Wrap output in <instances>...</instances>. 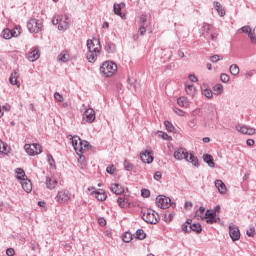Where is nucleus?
<instances>
[{
    "instance_id": "47",
    "label": "nucleus",
    "mask_w": 256,
    "mask_h": 256,
    "mask_svg": "<svg viewBox=\"0 0 256 256\" xmlns=\"http://www.w3.org/2000/svg\"><path fill=\"white\" fill-rule=\"evenodd\" d=\"M230 73L231 75L237 76V74L239 73V66H237V64H232L230 66Z\"/></svg>"
},
{
    "instance_id": "36",
    "label": "nucleus",
    "mask_w": 256,
    "mask_h": 256,
    "mask_svg": "<svg viewBox=\"0 0 256 256\" xmlns=\"http://www.w3.org/2000/svg\"><path fill=\"white\" fill-rule=\"evenodd\" d=\"M139 241H143V239H147V234L145 233V230L143 229H138L136 230V236Z\"/></svg>"
},
{
    "instance_id": "20",
    "label": "nucleus",
    "mask_w": 256,
    "mask_h": 256,
    "mask_svg": "<svg viewBox=\"0 0 256 256\" xmlns=\"http://www.w3.org/2000/svg\"><path fill=\"white\" fill-rule=\"evenodd\" d=\"M215 187L216 189H218L221 195H225V193H227V185H225V182L223 180H216Z\"/></svg>"
},
{
    "instance_id": "9",
    "label": "nucleus",
    "mask_w": 256,
    "mask_h": 256,
    "mask_svg": "<svg viewBox=\"0 0 256 256\" xmlns=\"http://www.w3.org/2000/svg\"><path fill=\"white\" fill-rule=\"evenodd\" d=\"M55 199L57 203H67L71 199V193L67 190H61L57 193Z\"/></svg>"
},
{
    "instance_id": "19",
    "label": "nucleus",
    "mask_w": 256,
    "mask_h": 256,
    "mask_svg": "<svg viewBox=\"0 0 256 256\" xmlns=\"http://www.w3.org/2000/svg\"><path fill=\"white\" fill-rule=\"evenodd\" d=\"M90 195H95L98 201H106L107 199V193H105V190H94Z\"/></svg>"
},
{
    "instance_id": "53",
    "label": "nucleus",
    "mask_w": 256,
    "mask_h": 256,
    "mask_svg": "<svg viewBox=\"0 0 256 256\" xmlns=\"http://www.w3.org/2000/svg\"><path fill=\"white\" fill-rule=\"evenodd\" d=\"M141 196L147 199L148 197H151V191L149 189L143 188L141 190Z\"/></svg>"
},
{
    "instance_id": "54",
    "label": "nucleus",
    "mask_w": 256,
    "mask_h": 256,
    "mask_svg": "<svg viewBox=\"0 0 256 256\" xmlns=\"http://www.w3.org/2000/svg\"><path fill=\"white\" fill-rule=\"evenodd\" d=\"M182 231L184 232V233H191V228H190V226H189V224H187V223H183L182 224Z\"/></svg>"
},
{
    "instance_id": "40",
    "label": "nucleus",
    "mask_w": 256,
    "mask_h": 256,
    "mask_svg": "<svg viewBox=\"0 0 256 256\" xmlns=\"http://www.w3.org/2000/svg\"><path fill=\"white\" fill-rule=\"evenodd\" d=\"M164 126L166 128V131H168V133H173V131H175V126H173V124L169 121H164Z\"/></svg>"
},
{
    "instance_id": "3",
    "label": "nucleus",
    "mask_w": 256,
    "mask_h": 256,
    "mask_svg": "<svg viewBox=\"0 0 256 256\" xmlns=\"http://www.w3.org/2000/svg\"><path fill=\"white\" fill-rule=\"evenodd\" d=\"M27 29L30 33H41V30L43 29V22H41V20L31 18L27 22Z\"/></svg>"
},
{
    "instance_id": "57",
    "label": "nucleus",
    "mask_w": 256,
    "mask_h": 256,
    "mask_svg": "<svg viewBox=\"0 0 256 256\" xmlns=\"http://www.w3.org/2000/svg\"><path fill=\"white\" fill-rule=\"evenodd\" d=\"M240 31H242V32L245 33L246 35H249V33H252L250 26H243L242 28H240Z\"/></svg>"
},
{
    "instance_id": "14",
    "label": "nucleus",
    "mask_w": 256,
    "mask_h": 256,
    "mask_svg": "<svg viewBox=\"0 0 256 256\" xmlns=\"http://www.w3.org/2000/svg\"><path fill=\"white\" fill-rule=\"evenodd\" d=\"M237 131L242 133L243 135H255V128H251L249 126L238 124L236 126Z\"/></svg>"
},
{
    "instance_id": "41",
    "label": "nucleus",
    "mask_w": 256,
    "mask_h": 256,
    "mask_svg": "<svg viewBox=\"0 0 256 256\" xmlns=\"http://www.w3.org/2000/svg\"><path fill=\"white\" fill-rule=\"evenodd\" d=\"M202 95H204V97H207V99H213V91L209 88L203 89Z\"/></svg>"
},
{
    "instance_id": "5",
    "label": "nucleus",
    "mask_w": 256,
    "mask_h": 256,
    "mask_svg": "<svg viewBox=\"0 0 256 256\" xmlns=\"http://www.w3.org/2000/svg\"><path fill=\"white\" fill-rule=\"evenodd\" d=\"M24 149H25L26 153L31 155L32 157H35V155H39L43 152L41 146L37 143L25 144Z\"/></svg>"
},
{
    "instance_id": "63",
    "label": "nucleus",
    "mask_w": 256,
    "mask_h": 256,
    "mask_svg": "<svg viewBox=\"0 0 256 256\" xmlns=\"http://www.w3.org/2000/svg\"><path fill=\"white\" fill-rule=\"evenodd\" d=\"M60 15H55L52 19V25H59Z\"/></svg>"
},
{
    "instance_id": "15",
    "label": "nucleus",
    "mask_w": 256,
    "mask_h": 256,
    "mask_svg": "<svg viewBox=\"0 0 256 256\" xmlns=\"http://www.w3.org/2000/svg\"><path fill=\"white\" fill-rule=\"evenodd\" d=\"M41 57V52H39V48H35L32 52H29L27 54V59L31 63H34V61H37Z\"/></svg>"
},
{
    "instance_id": "58",
    "label": "nucleus",
    "mask_w": 256,
    "mask_h": 256,
    "mask_svg": "<svg viewBox=\"0 0 256 256\" xmlns=\"http://www.w3.org/2000/svg\"><path fill=\"white\" fill-rule=\"evenodd\" d=\"M210 61H212V63H219V61H221V56H219L217 54L213 55V56H211Z\"/></svg>"
},
{
    "instance_id": "25",
    "label": "nucleus",
    "mask_w": 256,
    "mask_h": 256,
    "mask_svg": "<svg viewBox=\"0 0 256 256\" xmlns=\"http://www.w3.org/2000/svg\"><path fill=\"white\" fill-rule=\"evenodd\" d=\"M221 211V205H216L214 209L206 210L204 218L211 217V215L217 216V213Z\"/></svg>"
},
{
    "instance_id": "56",
    "label": "nucleus",
    "mask_w": 256,
    "mask_h": 256,
    "mask_svg": "<svg viewBox=\"0 0 256 256\" xmlns=\"http://www.w3.org/2000/svg\"><path fill=\"white\" fill-rule=\"evenodd\" d=\"M229 75L223 73L220 75V80L222 81V83H229Z\"/></svg>"
},
{
    "instance_id": "52",
    "label": "nucleus",
    "mask_w": 256,
    "mask_h": 256,
    "mask_svg": "<svg viewBox=\"0 0 256 256\" xmlns=\"http://www.w3.org/2000/svg\"><path fill=\"white\" fill-rule=\"evenodd\" d=\"M133 164L131 162H129L128 160L124 161V169L126 171H133Z\"/></svg>"
},
{
    "instance_id": "34",
    "label": "nucleus",
    "mask_w": 256,
    "mask_h": 256,
    "mask_svg": "<svg viewBox=\"0 0 256 256\" xmlns=\"http://www.w3.org/2000/svg\"><path fill=\"white\" fill-rule=\"evenodd\" d=\"M204 217H202V219H204ZM206 219V223L208 225H213L214 223H217L218 221H220L221 218L215 216V215H210L209 217L205 218Z\"/></svg>"
},
{
    "instance_id": "37",
    "label": "nucleus",
    "mask_w": 256,
    "mask_h": 256,
    "mask_svg": "<svg viewBox=\"0 0 256 256\" xmlns=\"http://www.w3.org/2000/svg\"><path fill=\"white\" fill-rule=\"evenodd\" d=\"M122 241H124V243H131V241H133V234H131V232H125L122 236Z\"/></svg>"
},
{
    "instance_id": "17",
    "label": "nucleus",
    "mask_w": 256,
    "mask_h": 256,
    "mask_svg": "<svg viewBox=\"0 0 256 256\" xmlns=\"http://www.w3.org/2000/svg\"><path fill=\"white\" fill-rule=\"evenodd\" d=\"M21 185L25 193H31V191H33V183H31V180L28 178H24L21 182Z\"/></svg>"
},
{
    "instance_id": "33",
    "label": "nucleus",
    "mask_w": 256,
    "mask_h": 256,
    "mask_svg": "<svg viewBox=\"0 0 256 256\" xmlns=\"http://www.w3.org/2000/svg\"><path fill=\"white\" fill-rule=\"evenodd\" d=\"M185 89H186L187 95H189L190 97H195L196 89H195V86L193 84H186Z\"/></svg>"
},
{
    "instance_id": "29",
    "label": "nucleus",
    "mask_w": 256,
    "mask_h": 256,
    "mask_svg": "<svg viewBox=\"0 0 256 256\" xmlns=\"http://www.w3.org/2000/svg\"><path fill=\"white\" fill-rule=\"evenodd\" d=\"M206 113L208 117H211V119H213V117L217 115V107L215 106V104L208 105Z\"/></svg>"
},
{
    "instance_id": "49",
    "label": "nucleus",
    "mask_w": 256,
    "mask_h": 256,
    "mask_svg": "<svg viewBox=\"0 0 256 256\" xmlns=\"http://www.w3.org/2000/svg\"><path fill=\"white\" fill-rule=\"evenodd\" d=\"M58 60L61 61L62 63H67L69 61V55L65 53H61L58 55Z\"/></svg>"
},
{
    "instance_id": "45",
    "label": "nucleus",
    "mask_w": 256,
    "mask_h": 256,
    "mask_svg": "<svg viewBox=\"0 0 256 256\" xmlns=\"http://www.w3.org/2000/svg\"><path fill=\"white\" fill-rule=\"evenodd\" d=\"M3 39H11L13 37V34L10 29H4L2 32Z\"/></svg>"
},
{
    "instance_id": "21",
    "label": "nucleus",
    "mask_w": 256,
    "mask_h": 256,
    "mask_svg": "<svg viewBox=\"0 0 256 256\" xmlns=\"http://www.w3.org/2000/svg\"><path fill=\"white\" fill-rule=\"evenodd\" d=\"M19 79V69L14 70L10 77H9V83L10 85H20V83L18 82Z\"/></svg>"
},
{
    "instance_id": "51",
    "label": "nucleus",
    "mask_w": 256,
    "mask_h": 256,
    "mask_svg": "<svg viewBox=\"0 0 256 256\" xmlns=\"http://www.w3.org/2000/svg\"><path fill=\"white\" fill-rule=\"evenodd\" d=\"M81 144H82V152L85 150L89 151L91 149V145L89 144L88 141L81 140Z\"/></svg>"
},
{
    "instance_id": "38",
    "label": "nucleus",
    "mask_w": 256,
    "mask_h": 256,
    "mask_svg": "<svg viewBox=\"0 0 256 256\" xmlns=\"http://www.w3.org/2000/svg\"><path fill=\"white\" fill-rule=\"evenodd\" d=\"M214 95H222L223 94V85L222 84H216L213 87Z\"/></svg>"
},
{
    "instance_id": "26",
    "label": "nucleus",
    "mask_w": 256,
    "mask_h": 256,
    "mask_svg": "<svg viewBox=\"0 0 256 256\" xmlns=\"http://www.w3.org/2000/svg\"><path fill=\"white\" fill-rule=\"evenodd\" d=\"M105 51L106 53H109V54L117 53V45L109 41L105 45Z\"/></svg>"
},
{
    "instance_id": "43",
    "label": "nucleus",
    "mask_w": 256,
    "mask_h": 256,
    "mask_svg": "<svg viewBox=\"0 0 256 256\" xmlns=\"http://www.w3.org/2000/svg\"><path fill=\"white\" fill-rule=\"evenodd\" d=\"M211 31V25L208 23H203L200 32L202 33V35H204V33H209Z\"/></svg>"
},
{
    "instance_id": "27",
    "label": "nucleus",
    "mask_w": 256,
    "mask_h": 256,
    "mask_svg": "<svg viewBox=\"0 0 256 256\" xmlns=\"http://www.w3.org/2000/svg\"><path fill=\"white\" fill-rule=\"evenodd\" d=\"M193 231V233H196V235H201L203 232V226H201L200 223H193L190 224V233Z\"/></svg>"
},
{
    "instance_id": "7",
    "label": "nucleus",
    "mask_w": 256,
    "mask_h": 256,
    "mask_svg": "<svg viewBox=\"0 0 256 256\" xmlns=\"http://www.w3.org/2000/svg\"><path fill=\"white\" fill-rule=\"evenodd\" d=\"M71 25V18L67 14L60 15L58 31H67Z\"/></svg>"
},
{
    "instance_id": "61",
    "label": "nucleus",
    "mask_w": 256,
    "mask_h": 256,
    "mask_svg": "<svg viewBox=\"0 0 256 256\" xmlns=\"http://www.w3.org/2000/svg\"><path fill=\"white\" fill-rule=\"evenodd\" d=\"M0 153H7V147H5L2 140H0Z\"/></svg>"
},
{
    "instance_id": "4",
    "label": "nucleus",
    "mask_w": 256,
    "mask_h": 256,
    "mask_svg": "<svg viewBox=\"0 0 256 256\" xmlns=\"http://www.w3.org/2000/svg\"><path fill=\"white\" fill-rule=\"evenodd\" d=\"M156 205L160 209H169V207H173V203L171 202V198L165 195H159L156 198Z\"/></svg>"
},
{
    "instance_id": "31",
    "label": "nucleus",
    "mask_w": 256,
    "mask_h": 256,
    "mask_svg": "<svg viewBox=\"0 0 256 256\" xmlns=\"http://www.w3.org/2000/svg\"><path fill=\"white\" fill-rule=\"evenodd\" d=\"M79 158H78V167H80V169H85L87 167V160L85 158V156H83V154H81V152H78Z\"/></svg>"
},
{
    "instance_id": "39",
    "label": "nucleus",
    "mask_w": 256,
    "mask_h": 256,
    "mask_svg": "<svg viewBox=\"0 0 256 256\" xmlns=\"http://www.w3.org/2000/svg\"><path fill=\"white\" fill-rule=\"evenodd\" d=\"M177 103H178L179 107H187V105H189V102H187L186 97H179L177 99Z\"/></svg>"
},
{
    "instance_id": "24",
    "label": "nucleus",
    "mask_w": 256,
    "mask_h": 256,
    "mask_svg": "<svg viewBox=\"0 0 256 256\" xmlns=\"http://www.w3.org/2000/svg\"><path fill=\"white\" fill-rule=\"evenodd\" d=\"M188 163H191L193 165V167H199V158H197V156H195V154L190 153L187 157V159L185 160Z\"/></svg>"
},
{
    "instance_id": "35",
    "label": "nucleus",
    "mask_w": 256,
    "mask_h": 256,
    "mask_svg": "<svg viewBox=\"0 0 256 256\" xmlns=\"http://www.w3.org/2000/svg\"><path fill=\"white\" fill-rule=\"evenodd\" d=\"M16 179H18L19 181H23V179H27V175H25V170H23V168H17L16 169Z\"/></svg>"
},
{
    "instance_id": "1",
    "label": "nucleus",
    "mask_w": 256,
    "mask_h": 256,
    "mask_svg": "<svg viewBox=\"0 0 256 256\" xmlns=\"http://www.w3.org/2000/svg\"><path fill=\"white\" fill-rule=\"evenodd\" d=\"M117 72V64L113 61H105L100 66V73L104 75V77H113V74Z\"/></svg>"
},
{
    "instance_id": "44",
    "label": "nucleus",
    "mask_w": 256,
    "mask_h": 256,
    "mask_svg": "<svg viewBox=\"0 0 256 256\" xmlns=\"http://www.w3.org/2000/svg\"><path fill=\"white\" fill-rule=\"evenodd\" d=\"M205 207L200 206L199 209L196 211L195 215L196 217H200V219H205Z\"/></svg>"
},
{
    "instance_id": "11",
    "label": "nucleus",
    "mask_w": 256,
    "mask_h": 256,
    "mask_svg": "<svg viewBox=\"0 0 256 256\" xmlns=\"http://www.w3.org/2000/svg\"><path fill=\"white\" fill-rule=\"evenodd\" d=\"M229 235L232 241H239L241 239V231L238 226H229Z\"/></svg>"
},
{
    "instance_id": "18",
    "label": "nucleus",
    "mask_w": 256,
    "mask_h": 256,
    "mask_svg": "<svg viewBox=\"0 0 256 256\" xmlns=\"http://www.w3.org/2000/svg\"><path fill=\"white\" fill-rule=\"evenodd\" d=\"M58 183L59 182L54 177L46 176L45 184H46L47 189H50V190L55 189L57 187Z\"/></svg>"
},
{
    "instance_id": "23",
    "label": "nucleus",
    "mask_w": 256,
    "mask_h": 256,
    "mask_svg": "<svg viewBox=\"0 0 256 256\" xmlns=\"http://www.w3.org/2000/svg\"><path fill=\"white\" fill-rule=\"evenodd\" d=\"M100 53L101 52H96L95 50H88V53L86 54V59L88 63H95L97 61V55H99Z\"/></svg>"
},
{
    "instance_id": "50",
    "label": "nucleus",
    "mask_w": 256,
    "mask_h": 256,
    "mask_svg": "<svg viewBox=\"0 0 256 256\" xmlns=\"http://www.w3.org/2000/svg\"><path fill=\"white\" fill-rule=\"evenodd\" d=\"M175 217V214L170 213V214H165L164 215V221L165 223H171L173 221V218Z\"/></svg>"
},
{
    "instance_id": "32",
    "label": "nucleus",
    "mask_w": 256,
    "mask_h": 256,
    "mask_svg": "<svg viewBox=\"0 0 256 256\" xmlns=\"http://www.w3.org/2000/svg\"><path fill=\"white\" fill-rule=\"evenodd\" d=\"M214 9L217 11L220 17H225V9H223V6L221 5L220 2H217V1L214 2Z\"/></svg>"
},
{
    "instance_id": "64",
    "label": "nucleus",
    "mask_w": 256,
    "mask_h": 256,
    "mask_svg": "<svg viewBox=\"0 0 256 256\" xmlns=\"http://www.w3.org/2000/svg\"><path fill=\"white\" fill-rule=\"evenodd\" d=\"M6 255H8V256H14V255H15V249H13V248H8V249L6 250Z\"/></svg>"
},
{
    "instance_id": "59",
    "label": "nucleus",
    "mask_w": 256,
    "mask_h": 256,
    "mask_svg": "<svg viewBox=\"0 0 256 256\" xmlns=\"http://www.w3.org/2000/svg\"><path fill=\"white\" fill-rule=\"evenodd\" d=\"M54 98H55L56 101H58L59 103H62V101H63V95H61L59 92H55V93H54Z\"/></svg>"
},
{
    "instance_id": "8",
    "label": "nucleus",
    "mask_w": 256,
    "mask_h": 256,
    "mask_svg": "<svg viewBox=\"0 0 256 256\" xmlns=\"http://www.w3.org/2000/svg\"><path fill=\"white\" fill-rule=\"evenodd\" d=\"M88 51H96L101 53V41L98 38H93L92 40H87Z\"/></svg>"
},
{
    "instance_id": "22",
    "label": "nucleus",
    "mask_w": 256,
    "mask_h": 256,
    "mask_svg": "<svg viewBox=\"0 0 256 256\" xmlns=\"http://www.w3.org/2000/svg\"><path fill=\"white\" fill-rule=\"evenodd\" d=\"M122 7H125V3L121 2L120 4H114L113 5V11L115 15H118V17H121V19H125V14L121 12Z\"/></svg>"
},
{
    "instance_id": "12",
    "label": "nucleus",
    "mask_w": 256,
    "mask_h": 256,
    "mask_svg": "<svg viewBox=\"0 0 256 256\" xmlns=\"http://www.w3.org/2000/svg\"><path fill=\"white\" fill-rule=\"evenodd\" d=\"M140 159L142 163L150 164L155 159V157H153V151L145 150L144 152L140 153Z\"/></svg>"
},
{
    "instance_id": "2",
    "label": "nucleus",
    "mask_w": 256,
    "mask_h": 256,
    "mask_svg": "<svg viewBox=\"0 0 256 256\" xmlns=\"http://www.w3.org/2000/svg\"><path fill=\"white\" fill-rule=\"evenodd\" d=\"M142 219L145 223L157 225L158 221H161V216H159V213H155L154 210L148 209L143 212Z\"/></svg>"
},
{
    "instance_id": "16",
    "label": "nucleus",
    "mask_w": 256,
    "mask_h": 256,
    "mask_svg": "<svg viewBox=\"0 0 256 256\" xmlns=\"http://www.w3.org/2000/svg\"><path fill=\"white\" fill-rule=\"evenodd\" d=\"M110 190L115 195H123V193H125V188H123V186L119 183L111 184Z\"/></svg>"
},
{
    "instance_id": "30",
    "label": "nucleus",
    "mask_w": 256,
    "mask_h": 256,
    "mask_svg": "<svg viewBox=\"0 0 256 256\" xmlns=\"http://www.w3.org/2000/svg\"><path fill=\"white\" fill-rule=\"evenodd\" d=\"M117 203L119 207H121V209H125L130 205L129 199H127L126 197H118Z\"/></svg>"
},
{
    "instance_id": "28",
    "label": "nucleus",
    "mask_w": 256,
    "mask_h": 256,
    "mask_svg": "<svg viewBox=\"0 0 256 256\" xmlns=\"http://www.w3.org/2000/svg\"><path fill=\"white\" fill-rule=\"evenodd\" d=\"M204 163H207L209 167L212 169L215 167V160L213 159V155L211 154H204L203 155Z\"/></svg>"
},
{
    "instance_id": "13",
    "label": "nucleus",
    "mask_w": 256,
    "mask_h": 256,
    "mask_svg": "<svg viewBox=\"0 0 256 256\" xmlns=\"http://www.w3.org/2000/svg\"><path fill=\"white\" fill-rule=\"evenodd\" d=\"M83 119L87 121V123H94L95 122V110L93 108H88L85 110Z\"/></svg>"
},
{
    "instance_id": "60",
    "label": "nucleus",
    "mask_w": 256,
    "mask_h": 256,
    "mask_svg": "<svg viewBox=\"0 0 256 256\" xmlns=\"http://www.w3.org/2000/svg\"><path fill=\"white\" fill-rule=\"evenodd\" d=\"M106 172H107L109 175H113V173H115V166H114V165L108 166V167L106 168Z\"/></svg>"
},
{
    "instance_id": "46",
    "label": "nucleus",
    "mask_w": 256,
    "mask_h": 256,
    "mask_svg": "<svg viewBox=\"0 0 256 256\" xmlns=\"http://www.w3.org/2000/svg\"><path fill=\"white\" fill-rule=\"evenodd\" d=\"M47 161H48L50 167H53L54 169H57V165H55V158H53V155L48 154L47 155Z\"/></svg>"
},
{
    "instance_id": "62",
    "label": "nucleus",
    "mask_w": 256,
    "mask_h": 256,
    "mask_svg": "<svg viewBox=\"0 0 256 256\" xmlns=\"http://www.w3.org/2000/svg\"><path fill=\"white\" fill-rule=\"evenodd\" d=\"M138 33L143 36L145 35V33H147V29L145 28V26H143V24L140 26Z\"/></svg>"
},
{
    "instance_id": "42",
    "label": "nucleus",
    "mask_w": 256,
    "mask_h": 256,
    "mask_svg": "<svg viewBox=\"0 0 256 256\" xmlns=\"http://www.w3.org/2000/svg\"><path fill=\"white\" fill-rule=\"evenodd\" d=\"M158 135L159 137L164 139V141H173V137L169 136V134H167L166 132L158 131Z\"/></svg>"
},
{
    "instance_id": "55",
    "label": "nucleus",
    "mask_w": 256,
    "mask_h": 256,
    "mask_svg": "<svg viewBox=\"0 0 256 256\" xmlns=\"http://www.w3.org/2000/svg\"><path fill=\"white\" fill-rule=\"evenodd\" d=\"M246 235L248 237H255V227L254 226L250 227V229L246 231Z\"/></svg>"
},
{
    "instance_id": "48",
    "label": "nucleus",
    "mask_w": 256,
    "mask_h": 256,
    "mask_svg": "<svg viewBox=\"0 0 256 256\" xmlns=\"http://www.w3.org/2000/svg\"><path fill=\"white\" fill-rule=\"evenodd\" d=\"M12 37H19L21 35V26H16L14 29L10 30Z\"/></svg>"
},
{
    "instance_id": "6",
    "label": "nucleus",
    "mask_w": 256,
    "mask_h": 256,
    "mask_svg": "<svg viewBox=\"0 0 256 256\" xmlns=\"http://www.w3.org/2000/svg\"><path fill=\"white\" fill-rule=\"evenodd\" d=\"M68 139H70L74 151H76L77 154L83 153V144L79 136L68 135Z\"/></svg>"
},
{
    "instance_id": "10",
    "label": "nucleus",
    "mask_w": 256,
    "mask_h": 256,
    "mask_svg": "<svg viewBox=\"0 0 256 256\" xmlns=\"http://www.w3.org/2000/svg\"><path fill=\"white\" fill-rule=\"evenodd\" d=\"M187 157H189V152L183 147L178 148L174 152V159H176V161H183V159L186 160Z\"/></svg>"
}]
</instances>
